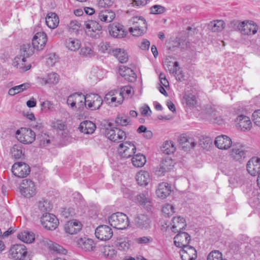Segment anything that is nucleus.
I'll list each match as a JSON object with an SVG mask.
<instances>
[{
	"label": "nucleus",
	"instance_id": "nucleus-46",
	"mask_svg": "<svg viewBox=\"0 0 260 260\" xmlns=\"http://www.w3.org/2000/svg\"><path fill=\"white\" fill-rule=\"evenodd\" d=\"M160 162L168 172L172 169L175 164L174 160L168 156L163 158Z\"/></svg>",
	"mask_w": 260,
	"mask_h": 260
},
{
	"label": "nucleus",
	"instance_id": "nucleus-62",
	"mask_svg": "<svg viewBox=\"0 0 260 260\" xmlns=\"http://www.w3.org/2000/svg\"><path fill=\"white\" fill-rule=\"evenodd\" d=\"M136 242L139 244H147L152 241V239L150 237L144 236L137 238Z\"/></svg>",
	"mask_w": 260,
	"mask_h": 260
},
{
	"label": "nucleus",
	"instance_id": "nucleus-11",
	"mask_svg": "<svg viewBox=\"0 0 260 260\" xmlns=\"http://www.w3.org/2000/svg\"><path fill=\"white\" fill-rule=\"evenodd\" d=\"M20 192L26 198H30L36 194V187L34 183L30 179L22 180L20 186Z\"/></svg>",
	"mask_w": 260,
	"mask_h": 260
},
{
	"label": "nucleus",
	"instance_id": "nucleus-48",
	"mask_svg": "<svg viewBox=\"0 0 260 260\" xmlns=\"http://www.w3.org/2000/svg\"><path fill=\"white\" fill-rule=\"evenodd\" d=\"M81 94H78L77 93H74L69 96L67 99V104L68 105H70L72 108H76V100L77 98H78L81 96Z\"/></svg>",
	"mask_w": 260,
	"mask_h": 260
},
{
	"label": "nucleus",
	"instance_id": "nucleus-7",
	"mask_svg": "<svg viewBox=\"0 0 260 260\" xmlns=\"http://www.w3.org/2000/svg\"><path fill=\"white\" fill-rule=\"evenodd\" d=\"M136 147L133 142L125 141L119 144L118 151L120 155L124 158L133 157L136 152Z\"/></svg>",
	"mask_w": 260,
	"mask_h": 260
},
{
	"label": "nucleus",
	"instance_id": "nucleus-54",
	"mask_svg": "<svg viewBox=\"0 0 260 260\" xmlns=\"http://www.w3.org/2000/svg\"><path fill=\"white\" fill-rule=\"evenodd\" d=\"M162 212L164 214L169 216L170 214H172L174 212V208L171 204H167L162 208Z\"/></svg>",
	"mask_w": 260,
	"mask_h": 260
},
{
	"label": "nucleus",
	"instance_id": "nucleus-24",
	"mask_svg": "<svg viewBox=\"0 0 260 260\" xmlns=\"http://www.w3.org/2000/svg\"><path fill=\"white\" fill-rule=\"evenodd\" d=\"M238 126L243 131L250 130L252 127V123L250 118L245 115H239L235 120Z\"/></svg>",
	"mask_w": 260,
	"mask_h": 260
},
{
	"label": "nucleus",
	"instance_id": "nucleus-10",
	"mask_svg": "<svg viewBox=\"0 0 260 260\" xmlns=\"http://www.w3.org/2000/svg\"><path fill=\"white\" fill-rule=\"evenodd\" d=\"M9 252L15 260H24L27 254L26 246L21 244L13 245L10 248Z\"/></svg>",
	"mask_w": 260,
	"mask_h": 260
},
{
	"label": "nucleus",
	"instance_id": "nucleus-37",
	"mask_svg": "<svg viewBox=\"0 0 260 260\" xmlns=\"http://www.w3.org/2000/svg\"><path fill=\"white\" fill-rule=\"evenodd\" d=\"M161 151L166 154L170 155L173 153L176 150V147L172 141H166L161 147Z\"/></svg>",
	"mask_w": 260,
	"mask_h": 260
},
{
	"label": "nucleus",
	"instance_id": "nucleus-14",
	"mask_svg": "<svg viewBox=\"0 0 260 260\" xmlns=\"http://www.w3.org/2000/svg\"><path fill=\"white\" fill-rule=\"evenodd\" d=\"M187 226L185 219L180 216V248L189 246L190 241V236L183 231Z\"/></svg>",
	"mask_w": 260,
	"mask_h": 260
},
{
	"label": "nucleus",
	"instance_id": "nucleus-23",
	"mask_svg": "<svg viewBox=\"0 0 260 260\" xmlns=\"http://www.w3.org/2000/svg\"><path fill=\"white\" fill-rule=\"evenodd\" d=\"M80 222L74 220L68 221L64 226L66 233L71 235L76 234L82 229Z\"/></svg>",
	"mask_w": 260,
	"mask_h": 260
},
{
	"label": "nucleus",
	"instance_id": "nucleus-56",
	"mask_svg": "<svg viewBox=\"0 0 260 260\" xmlns=\"http://www.w3.org/2000/svg\"><path fill=\"white\" fill-rule=\"evenodd\" d=\"M69 27L70 29H73L74 31H78L81 27V25L77 20H72L69 25Z\"/></svg>",
	"mask_w": 260,
	"mask_h": 260
},
{
	"label": "nucleus",
	"instance_id": "nucleus-8",
	"mask_svg": "<svg viewBox=\"0 0 260 260\" xmlns=\"http://www.w3.org/2000/svg\"><path fill=\"white\" fill-rule=\"evenodd\" d=\"M30 167L24 162H16L12 167L13 174L18 178H24L29 174Z\"/></svg>",
	"mask_w": 260,
	"mask_h": 260
},
{
	"label": "nucleus",
	"instance_id": "nucleus-9",
	"mask_svg": "<svg viewBox=\"0 0 260 260\" xmlns=\"http://www.w3.org/2000/svg\"><path fill=\"white\" fill-rule=\"evenodd\" d=\"M138 20L141 21L142 22V26H136L135 28L129 27V31L135 37H139L143 35L146 31L147 28V24L145 18L142 16H135L133 17L132 19V21L134 24L138 23Z\"/></svg>",
	"mask_w": 260,
	"mask_h": 260
},
{
	"label": "nucleus",
	"instance_id": "nucleus-58",
	"mask_svg": "<svg viewBox=\"0 0 260 260\" xmlns=\"http://www.w3.org/2000/svg\"><path fill=\"white\" fill-rule=\"evenodd\" d=\"M92 53L93 51L90 47L85 46L81 48L80 54L82 56L86 57L90 56Z\"/></svg>",
	"mask_w": 260,
	"mask_h": 260
},
{
	"label": "nucleus",
	"instance_id": "nucleus-25",
	"mask_svg": "<svg viewBox=\"0 0 260 260\" xmlns=\"http://www.w3.org/2000/svg\"><path fill=\"white\" fill-rule=\"evenodd\" d=\"M77 244L79 247L85 251H93L95 248V244L91 239L80 238L77 240Z\"/></svg>",
	"mask_w": 260,
	"mask_h": 260
},
{
	"label": "nucleus",
	"instance_id": "nucleus-12",
	"mask_svg": "<svg viewBox=\"0 0 260 260\" xmlns=\"http://www.w3.org/2000/svg\"><path fill=\"white\" fill-rule=\"evenodd\" d=\"M95 235L99 240L106 241L111 238L113 236V231L108 225H100L95 229Z\"/></svg>",
	"mask_w": 260,
	"mask_h": 260
},
{
	"label": "nucleus",
	"instance_id": "nucleus-28",
	"mask_svg": "<svg viewBox=\"0 0 260 260\" xmlns=\"http://www.w3.org/2000/svg\"><path fill=\"white\" fill-rule=\"evenodd\" d=\"M136 179L138 184L140 186H146L151 181L150 173L142 170L137 173Z\"/></svg>",
	"mask_w": 260,
	"mask_h": 260
},
{
	"label": "nucleus",
	"instance_id": "nucleus-36",
	"mask_svg": "<svg viewBox=\"0 0 260 260\" xmlns=\"http://www.w3.org/2000/svg\"><path fill=\"white\" fill-rule=\"evenodd\" d=\"M102 255L107 258H112L116 256V250L113 246L105 245L101 249Z\"/></svg>",
	"mask_w": 260,
	"mask_h": 260
},
{
	"label": "nucleus",
	"instance_id": "nucleus-63",
	"mask_svg": "<svg viewBox=\"0 0 260 260\" xmlns=\"http://www.w3.org/2000/svg\"><path fill=\"white\" fill-rule=\"evenodd\" d=\"M99 6L101 7H108L113 4L112 0H98Z\"/></svg>",
	"mask_w": 260,
	"mask_h": 260
},
{
	"label": "nucleus",
	"instance_id": "nucleus-38",
	"mask_svg": "<svg viewBox=\"0 0 260 260\" xmlns=\"http://www.w3.org/2000/svg\"><path fill=\"white\" fill-rule=\"evenodd\" d=\"M66 46L69 50L75 51L80 48L81 43L78 39L69 38L66 40Z\"/></svg>",
	"mask_w": 260,
	"mask_h": 260
},
{
	"label": "nucleus",
	"instance_id": "nucleus-45",
	"mask_svg": "<svg viewBox=\"0 0 260 260\" xmlns=\"http://www.w3.org/2000/svg\"><path fill=\"white\" fill-rule=\"evenodd\" d=\"M148 193L147 191H144L139 194L135 195V198L137 202L142 205H145L148 202Z\"/></svg>",
	"mask_w": 260,
	"mask_h": 260
},
{
	"label": "nucleus",
	"instance_id": "nucleus-39",
	"mask_svg": "<svg viewBox=\"0 0 260 260\" xmlns=\"http://www.w3.org/2000/svg\"><path fill=\"white\" fill-rule=\"evenodd\" d=\"M11 153L15 159H20L24 155L22 146L20 144L13 145L11 149Z\"/></svg>",
	"mask_w": 260,
	"mask_h": 260
},
{
	"label": "nucleus",
	"instance_id": "nucleus-13",
	"mask_svg": "<svg viewBox=\"0 0 260 260\" xmlns=\"http://www.w3.org/2000/svg\"><path fill=\"white\" fill-rule=\"evenodd\" d=\"M47 41L46 34L44 32H38L32 39L31 44L33 48L37 50H42L45 46Z\"/></svg>",
	"mask_w": 260,
	"mask_h": 260
},
{
	"label": "nucleus",
	"instance_id": "nucleus-64",
	"mask_svg": "<svg viewBox=\"0 0 260 260\" xmlns=\"http://www.w3.org/2000/svg\"><path fill=\"white\" fill-rule=\"evenodd\" d=\"M41 109H47L48 110L52 111L53 108V105L50 102L48 101H46L45 102H42L41 104Z\"/></svg>",
	"mask_w": 260,
	"mask_h": 260
},
{
	"label": "nucleus",
	"instance_id": "nucleus-44",
	"mask_svg": "<svg viewBox=\"0 0 260 260\" xmlns=\"http://www.w3.org/2000/svg\"><path fill=\"white\" fill-rule=\"evenodd\" d=\"M39 209L43 213L48 212L51 209L50 202L47 200L43 199L39 201L38 205Z\"/></svg>",
	"mask_w": 260,
	"mask_h": 260
},
{
	"label": "nucleus",
	"instance_id": "nucleus-16",
	"mask_svg": "<svg viewBox=\"0 0 260 260\" xmlns=\"http://www.w3.org/2000/svg\"><path fill=\"white\" fill-rule=\"evenodd\" d=\"M197 145L194 139L188 137L186 134L180 135V149L181 148L184 151H189Z\"/></svg>",
	"mask_w": 260,
	"mask_h": 260
},
{
	"label": "nucleus",
	"instance_id": "nucleus-4",
	"mask_svg": "<svg viewBox=\"0 0 260 260\" xmlns=\"http://www.w3.org/2000/svg\"><path fill=\"white\" fill-rule=\"evenodd\" d=\"M108 222L111 226L118 230L126 229L129 225L128 217L122 212L113 213L108 217Z\"/></svg>",
	"mask_w": 260,
	"mask_h": 260
},
{
	"label": "nucleus",
	"instance_id": "nucleus-40",
	"mask_svg": "<svg viewBox=\"0 0 260 260\" xmlns=\"http://www.w3.org/2000/svg\"><path fill=\"white\" fill-rule=\"evenodd\" d=\"M224 22L221 20L211 21L209 24L210 29L213 32L221 31L224 27Z\"/></svg>",
	"mask_w": 260,
	"mask_h": 260
},
{
	"label": "nucleus",
	"instance_id": "nucleus-47",
	"mask_svg": "<svg viewBox=\"0 0 260 260\" xmlns=\"http://www.w3.org/2000/svg\"><path fill=\"white\" fill-rule=\"evenodd\" d=\"M150 10L151 14L159 15L164 13L166 9L161 5H155L150 8Z\"/></svg>",
	"mask_w": 260,
	"mask_h": 260
},
{
	"label": "nucleus",
	"instance_id": "nucleus-26",
	"mask_svg": "<svg viewBox=\"0 0 260 260\" xmlns=\"http://www.w3.org/2000/svg\"><path fill=\"white\" fill-rule=\"evenodd\" d=\"M78 128L81 133L85 134H92L95 130L96 125L93 122L86 120L80 123Z\"/></svg>",
	"mask_w": 260,
	"mask_h": 260
},
{
	"label": "nucleus",
	"instance_id": "nucleus-27",
	"mask_svg": "<svg viewBox=\"0 0 260 260\" xmlns=\"http://www.w3.org/2000/svg\"><path fill=\"white\" fill-rule=\"evenodd\" d=\"M135 223L139 228L147 229L150 226V219L146 215L139 214L135 218Z\"/></svg>",
	"mask_w": 260,
	"mask_h": 260
},
{
	"label": "nucleus",
	"instance_id": "nucleus-42",
	"mask_svg": "<svg viewBox=\"0 0 260 260\" xmlns=\"http://www.w3.org/2000/svg\"><path fill=\"white\" fill-rule=\"evenodd\" d=\"M59 79V76L56 73L52 72L48 74L47 77L46 79H42V81H44V84H51L53 85L56 84Z\"/></svg>",
	"mask_w": 260,
	"mask_h": 260
},
{
	"label": "nucleus",
	"instance_id": "nucleus-59",
	"mask_svg": "<svg viewBox=\"0 0 260 260\" xmlns=\"http://www.w3.org/2000/svg\"><path fill=\"white\" fill-rule=\"evenodd\" d=\"M120 75L124 77V79L129 82H134L137 79V75L136 73H132V75H129L123 73H120Z\"/></svg>",
	"mask_w": 260,
	"mask_h": 260
},
{
	"label": "nucleus",
	"instance_id": "nucleus-29",
	"mask_svg": "<svg viewBox=\"0 0 260 260\" xmlns=\"http://www.w3.org/2000/svg\"><path fill=\"white\" fill-rule=\"evenodd\" d=\"M173 57L168 56L164 64L166 69H167L171 74L173 75L177 74V67L179 66V62L177 61H174Z\"/></svg>",
	"mask_w": 260,
	"mask_h": 260
},
{
	"label": "nucleus",
	"instance_id": "nucleus-41",
	"mask_svg": "<svg viewBox=\"0 0 260 260\" xmlns=\"http://www.w3.org/2000/svg\"><path fill=\"white\" fill-rule=\"evenodd\" d=\"M30 86V84L28 83H25L19 85L15 86L11 88L8 91V93L10 95H14L24 90L27 89Z\"/></svg>",
	"mask_w": 260,
	"mask_h": 260
},
{
	"label": "nucleus",
	"instance_id": "nucleus-18",
	"mask_svg": "<svg viewBox=\"0 0 260 260\" xmlns=\"http://www.w3.org/2000/svg\"><path fill=\"white\" fill-rule=\"evenodd\" d=\"M244 146L240 144H234L231 152L232 158L236 161H241L245 157Z\"/></svg>",
	"mask_w": 260,
	"mask_h": 260
},
{
	"label": "nucleus",
	"instance_id": "nucleus-51",
	"mask_svg": "<svg viewBox=\"0 0 260 260\" xmlns=\"http://www.w3.org/2000/svg\"><path fill=\"white\" fill-rule=\"evenodd\" d=\"M168 171L163 165L160 162L159 165L154 168V172L156 175L158 176H164L165 173Z\"/></svg>",
	"mask_w": 260,
	"mask_h": 260
},
{
	"label": "nucleus",
	"instance_id": "nucleus-43",
	"mask_svg": "<svg viewBox=\"0 0 260 260\" xmlns=\"http://www.w3.org/2000/svg\"><path fill=\"white\" fill-rule=\"evenodd\" d=\"M86 98L92 100V103L95 106V108L97 109H99L103 104V100L101 96L98 94H86Z\"/></svg>",
	"mask_w": 260,
	"mask_h": 260
},
{
	"label": "nucleus",
	"instance_id": "nucleus-57",
	"mask_svg": "<svg viewBox=\"0 0 260 260\" xmlns=\"http://www.w3.org/2000/svg\"><path fill=\"white\" fill-rule=\"evenodd\" d=\"M210 110L212 112V114H211L212 118L210 119L212 120V122L214 123H216L218 125L222 124L223 123V120L222 118H221L220 117H215V113H214V111H213L211 107H210Z\"/></svg>",
	"mask_w": 260,
	"mask_h": 260
},
{
	"label": "nucleus",
	"instance_id": "nucleus-19",
	"mask_svg": "<svg viewBox=\"0 0 260 260\" xmlns=\"http://www.w3.org/2000/svg\"><path fill=\"white\" fill-rule=\"evenodd\" d=\"M247 170L252 176L258 175L260 174V158L253 157L247 164Z\"/></svg>",
	"mask_w": 260,
	"mask_h": 260
},
{
	"label": "nucleus",
	"instance_id": "nucleus-33",
	"mask_svg": "<svg viewBox=\"0 0 260 260\" xmlns=\"http://www.w3.org/2000/svg\"><path fill=\"white\" fill-rule=\"evenodd\" d=\"M17 238L26 243H31L35 240L34 233L28 231H23L18 234Z\"/></svg>",
	"mask_w": 260,
	"mask_h": 260
},
{
	"label": "nucleus",
	"instance_id": "nucleus-61",
	"mask_svg": "<svg viewBox=\"0 0 260 260\" xmlns=\"http://www.w3.org/2000/svg\"><path fill=\"white\" fill-rule=\"evenodd\" d=\"M253 121L257 126H260V110H255L252 114Z\"/></svg>",
	"mask_w": 260,
	"mask_h": 260
},
{
	"label": "nucleus",
	"instance_id": "nucleus-30",
	"mask_svg": "<svg viewBox=\"0 0 260 260\" xmlns=\"http://www.w3.org/2000/svg\"><path fill=\"white\" fill-rule=\"evenodd\" d=\"M111 53L121 63H125L128 60V54L124 49L115 48L111 50Z\"/></svg>",
	"mask_w": 260,
	"mask_h": 260
},
{
	"label": "nucleus",
	"instance_id": "nucleus-2",
	"mask_svg": "<svg viewBox=\"0 0 260 260\" xmlns=\"http://www.w3.org/2000/svg\"><path fill=\"white\" fill-rule=\"evenodd\" d=\"M129 122L126 117L118 115L115 120V123L107 122L105 126V135L110 140L114 142H120L126 138L125 132L116 126L118 125L126 126Z\"/></svg>",
	"mask_w": 260,
	"mask_h": 260
},
{
	"label": "nucleus",
	"instance_id": "nucleus-34",
	"mask_svg": "<svg viewBox=\"0 0 260 260\" xmlns=\"http://www.w3.org/2000/svg\"><path fill=\"white\" fill-rule=\"evenodd\" d=\"M146 162V159L145 156L140 153L135 154L132 158L133 165L137 168L143 167Z\"/></svg>",
	"mask_w": 260,
	"mask_h": 260
},
{
	"label": "nucleus",
	"instance_id": "nucleus-17",
	"mask_svg": "<svg viewBox=\"0 0 260 260\" xmlns=\"http://www.w3.org/2000/svg\"><path fill=\"white\" fill-rule=\"evenodd\" d=\"M124 26L119 23H113L108 26L109 32L111 36L116 38L121 39L126 36L127 31Z\"/></svg>",
	"mask_w": 260,
	"mask_h": 260
},
{
	"label": "nucleus",
	"instance_id": "nucleus-31",
	"mask_svg": "<svg viewBox=\"0 0 260 260\" xmlns=\"http://www.w3.org/2000/svg\"><path fill=\"white\" fill-rule=\"evenodd\" d=\"M183 30L180 33L181 34V40L186 41L187 39L192 37L195 35L197 34L198 30L197 27L194 25L187 26L183 28Z\"/></svg>",
	"mask_w": 260,
	"mask_h": 260
},
{
	"label": "nucleus",
	"instance_id": "nucleus-52",
	"mask_svg": "<svg viewBox=\"0 0 260 260\" xmlns=\"http://www.w3.org/2000/svg\"><path fill=\"white\" fill-rule=\"evenodd\" d=\"M186 104L189 107H192L196 104V97L192 94L188 95L184 98Z\"/></svg>",
	"mask_w": 260,
	"mask_h": 260
},
{
	"label": "nucleus",
	"instance_id": "nucleus-22",
	"mask_svg": "<svg viewBox=\"0 0 260 260\" xmlns=\"http://www.w3.org/2000/svg\"><path fill=\"white\" fill-rule=\"evenodd\" d=\"M171 192V185L167 182H161L158 184L156 190L157 196L164 199L168 197Z\"/></svg>",
	"mask_w": 260,
	"mask_h": 260
},
{
	"label": "nucleus",
	"instance_id": "nucleus-1",
	"mask_svg": "<svg viewBox=\"0 0 260 260\" xmlns=\"http://www.w3.org/2000/svg\"><path fill=\"white\" fill-rule=\"evenodd\" d=\"M115 18V12L109 9L99 11L93 16V19L85 22L84 30L86 35L93 39H98L102 36L103 26L100 23H110Z\"/></svg>",
	"mask_w": 260,
	"mask_h": 260
},
{
	"label": "nucleus",
	"instance_id": "nucleus-6",
	"mask_svg": "<svg viewBox=\"0 0 260 260\" xmlns=\"http://www.w3.org/2000/svg\"><path fill=\"white\" fill-rule=\"evenodd\" d=\"M41 224L44 228L50 230H54L58 226L59 222L56 217L49 212L43 213L41 219Z\"/></svg>",
	"mask_w": 260,
	"mask_h": 260
},
{
	"label": "nucleus",
	"instance_id": "nucleus-15",
	"mask_svg": "<svg viewBox=\"0 0 260 260\" xmlns=\"http://www.w3.org/2000/svg\"><path fill=\"white\" fill-rule=\"evenodd\" d=\"M242 34L247 35L255 34L257 31V25L252 21H243L238 26Z\"/></svg>",
	"mask_w": 260,
	"mask_h": 260
},
{
	"label": "nucleus",
	"instance_id": "nucleus-49",
	"mask_svg": "<svg viewBox=\"0 0 260 260\" xmlns=\"http://www.w3.org/2000/svg\"><path fill=\"white\" fill-rule=\"evenodd\" d=\"M222 256L221 252L219 250H213L209 253L207 260H221Z\"/></svg>",
	"mask_w": 260,
	"mask_h": 260
},
{
	"label": "nucleus",
	"instance_id": "nucleus-21",
	"mask_svg": "<svg viewBox=\"0 0 260 260\" xmlns=\"http://www.w3.org/2000/svg\"><path fill=\"white\" fill-rule=\"evenodd\" d=\"M215 145L220 149L226 150L231 147L232 141L230 137L222 135L216 138Z\"/></svg>",
	"mask_w": 260,
	"mask_h": 260
},
{
	"label": "nucleus",
	"instance_id": "nucleus-53",
	"mask_svg": "<svg viewBox=\"0 0 260 260\" xmlns=\"http://www.w3.org/2000/svg\"><path fill=\"white\" fill-rule=\"evenodd\" d=\"M179 223V216H174L171 220L170 225H171V229L172 231L174 233H178L177 227V224Z\"/></svg>",
	"mask_w": 260,
	"mask_h": 260
},
{
	"label": "nucleus",
	"instance_id": "nucleus-55",
	"mask_svg": "<svg viewBox=\"0 0 260 260\" xmlns=\"http://www.w3.org/2000/svg\"><path fill=\"white\" fill-rule=\"evenodd\" d=\"M140 111L141 115L143 116H150L152 113L151 109L147 104H145L144 106L141 107Z\"/></svg>",
	"mask_w": 260,
	"mask_h": 260
},
{
	"label": "nucleus",
	"instance_id": "nucleus-60",
	"mask_svg": "<svg viewBox=\"0 0 260 260\" xmlns=\"http://www.w3.org/2000/svg\"><path fill=\"white\" fill-rule=\"evenodd\" d=\"M123 196L125 198L132 200L135 196V192L125 188L123 190Z\"/></svg>",
	"mask_w": 260,
	"mask_h": 260
},
{
	"label": "nucleus",
	"instance_id": "nucleus-5",
	"mask_svg": "<svg viewBox=\"0 0 260 260\" xmlns=\"http://www.w3.org/2000/svg\"><path fill=\"white\" fill-rule=\"evenodd\" d=\"M16 135L18 141L24 144H31L36 137L35 132L30 128H22L21 131L17 130Z\"/></svg>",
	"mask_w": 260,
	"mask_h": 260
},
{
	"label": "nucleus",
	"instance_id": "nucleus-35",
	"mask_svg": "<svg viewBox=\"0 0 260 260\" xmlns=\"http://www.w3.org/2000/svg\"><path fill=\"white\" fill-rule=\"evenodd\" d=\"M37 140L39 141L41 147H46L53 141V137L47 133H42L37 135Z\"/></svg>",
	"mask_w": 260,
	"mask_h": 260
},
{
	"label": "nucleus",
	"instance_id": "nucleus-50",
	"mask_svg": "<svg viewBox=\"0 0 260 260\" xmlns=\"http://www.w3.org/2000/svg\"><path fill=\"white\" fill-rule=\"evenodd\" d=\"M51 250L54 252H56L57 253H60L62 254H66L67 252V250L63 248L61 245L56 244L53 243L51 246H50Z\"/></svg>",
	"mask_w": 260,
	"mask_h": 260
},
{
	"label": "nucleus",
	"instance_id": "nucleus-20",
	"mask_svg": "<svg viewBox=\"0 0 260 260\" xmlns=\"http://www.w3.org/2000/svg\"><path fill=\"white\" fill-rule=\"evenodd\" d=\"M180 256L182 260H195L197 257L196 250L190 246L181 247Z\"/></svg>",
	"mask_w": 260,
	"mask_h": 260
},
{
	"label": "nucleus",
	"instance_id": "nucleus-32",
	"mask_svg": "<svg viewBox=\"0 0 260 260\" xmlns=\"http://www.w3.org/2000/svg\"><path fill=\"white\" fill-rule=\"evenodd\" d=\"M59 21V17L55 13H49L46 17V23L51 29L57 27Z\"/></svg>",
	"mask_w": 260,
	"mask_h": 260
},
{
	"label": "nucleus",
	"instance_id": "nucleus-3",
	"mask_svg": "<svg viewBox=\"0 0 260 260\" xmlns=\"http://www.w3.org/2000/svg\"><path fill=\"white\" fill-rule=\"evenodd\" d=\"M33 46L30 43L23 44L20 46V56H16L15 58L14 63H16L15 66H18L20 68H22L24 71L29 70L31 67L30 64L26 66L24 62L26 61V58L31 56L34 53Z\"/></svg>",
	"mask_w": 260,
	"mask_h": 260
}]
</instances>
